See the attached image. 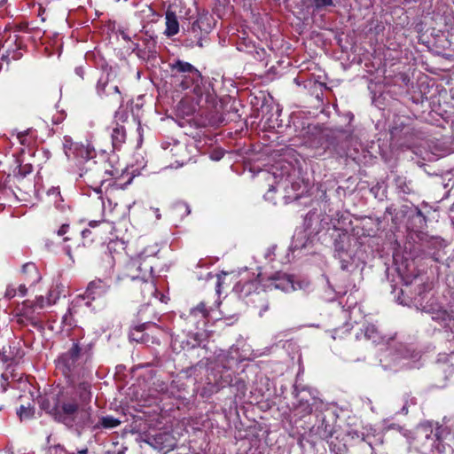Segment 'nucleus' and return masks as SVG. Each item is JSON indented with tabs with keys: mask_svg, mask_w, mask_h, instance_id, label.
Returning <instances> with one entry per match:
<instances>
[{
	"mask_svg": "<svg viewBox=\"0 0 454 454\" xmlns=\"http://www.w3.org/2000/svg\"><path fill=\"white\" fill-rule=\"evenodd\" d=\"M39 405L55 421L68 428L83 427L90 422L91 407L82 408L73 395H68V392L41 396Z\"/></svg>",
	"mask_w": 454,
	"mask_h": 454,
	"instance_id": "1",
	"label": "nucleus"
},
{
	"mask_svg": "<svg viewBox=\"0 0 454 454\" xmlns=\"http://www.w3.org/2000/svg\"><path fill=\"white\" fill-rule=\"evenodd\" d=\"M92 352L90 345L74 341L71 348L59 357V364L71 381L91 376Z\"/></svg>",
	"mask_w": 454,
	"mask_h": 454,
	"instance_id": "2",
	"label": "nucleus"
},
{
	"mask_svg": "<svg viewBox=\"0 0 454 454\" xmlns=\"http://www.w3.org/2000/svg\"><path fill=\"white\" fill-rule=\"evenodd\" d=\"M152 267H143L138 259L129 260L117 277V281H124L130 288L139 290L142 297L150 301L154 297L157 288L151 275Z\"/></svg>",
	"mask_w": 454,
	"mask_h": 454,
	"instance_id": "3",
	"label": "nucleus"
},
{
	"mask_svg": "<svg viewBox=\"0 0 454 454\" xmlns=\"http://www.w3.org/2000/svg\"><path fill=\"white\" fill-rule=\"evenodd\" d=\"M106 167V162H98L91 158L87 159L80 168V176L84 179L88 185L98 192L100 186L108 180L109 176L114 175Z\"/></svg>",
	"mask_w": 454,
	"mask_h": 454,
	"instance_id": "4",
	"label": "nucleus"
},
{
	"mask_svg": "<svg viewBox=\"0 0 454 454\" xmlns=\"http://www.w3.org/2000/svg\"><path fill=\"white\" fill-rule=\"evenodd\" d=\"M439 438L440 433H434L432 425L425 423L416 427L411 443L421 454H440L435 453L438 450Z\"/></svg>",
	"mask_w": 454,
	"mask_h": 454,
	"instance_id": "5",
	"label": "nucleus"
},
{
	"mask_svg": "<svg viewBox=\"0 0 454 454\" xmlns=\"http://www.w3.org/2000/svg\"><path fill=\"white\" fill-rule=\"evenodd\" d=\"M173 77L179 82L183 90H187L192 85L198 87L202 81L200 72L192 64L177 59L169 64Z\"/></svg>",
	"mask_w": 454,
	"mask_h": 454,
	"instance_id": "6",
	"label": "nucleus"
},
{
	"mask_svg": "<svg viewBox=\"0 0 454 454\" xmlns=\"http://www.w3.org/2000/svg\"><path fill=\"white\" fill-rule=\"evenodd\" d=\"M74 392L68 393V395H73L82 408H88L87 405L91 401L90 383L83 379V380L75 385V381L73 382Z\"/></svg>",
	"mask_w": 454,
	"mask_h": 454,
	"instance_id": "7",
	"label": "nucleus"
},
{
	"mask_svg": "<svg viewBox=\"0 0 454 454\" xmlns=\"http://www.w3.org/2000/svg\"><path fill=\"white\" fill-rule=\"evenodd\" d=\"M97 91L99 96H110L115 105L121 106L123 98L117 85L108 82L107 80L99 79L97 84Z\"/></svg>",
	"mask_w": 454,
	"mask_h": 454,
	"instance_id": "8",
	"label": "nucleus"
},
{
	"mask_svg": "<svg viewBox=\"0 0 454 454\" xmlns=\"http://www.w3.org/2000/svg\"><path fill=\"white\" fill-rule=\"evenodd\" d=\"M109 129L113 148L118 150L126 141V129L118 122L113 123Z\"/></svg>",
	"mask_w": 454,
	"mask_h": 454,
	"instance_id": "9",
	"label": "nucleus"
},
{
	"mask_svg": "<svg viewBox=\"0 0 454 454\" xmlns=\"http://www.w3.org/2000/svg\"><path fill=\"white\" fill-rule=\"evenodd\" d=\"M110 286L102 279H95L89 283L87 289H86V295L87 297H90L91 299H95L96 297H100L103 294H105Z\"/></svg>",
	"mask_w": 454,
	"mask_h": 454,
	"instance_id": "10",
	"label": "nucleus"
},
{
	"mask_svg": "<svg viewBox=\"0 0 454 454\" xmlns=\"http://www.w3.org/2000/svg\"><path fill=\"white\" fill-rule=\"evenodd\" d=\"M271 286L276 289L282 290L286 293L295 290L294 280L289 275L278 273L271 278Z\"/></svg>",
	"mask_w": 454,
	"mask_h": 454,
	"instance_id": "11",
	"label": "nucleus"
},
{
	"mask_svg": "<svg viewBox=\"0 0 454 454\" xmlns=\"http://www.w3.org/2000/svg\"><path fill=\"white\" fill-rule=\"evenodd\" d=\"M207 317L208 310L207 309L205 303L200 302L199 305L190 310L188 320L189 322L195 324L196 327L198 328L200 322H204Z\"/></svg>",
	"mask_w": 454,
	"mask_h": 454,
	"instance_id": "12",
	"label": "nucleus"
},
{
	"mask_svg": "<svg viewBox=\"0 0 454 454\" xmlns=\"http://www.w3.org/2000/svg\"><path fill=\"white\" fill-rule=\"evenodd\" d=\"M179 32V22L176 13L170 10L166 12V30L165 35L171 37Z\"/></svg>",
	"mask_w": 454,
	"mask_h": 454,
	"instance_id": "13",
	"label": "nucleus"
},
{
	"mask_svg": "<svg viewBox=\"0 0 454 454\" xmlns=\"http://www.w3.org/2000/svg\"><path fill=\"white\" fill-rule=\"evenodd\" d=\"M208 24L206 22V20L203 18L197 19L194 20L191 27L188 28V33L192 34L195 39H198V43L200 46H202V43L200 42V34L202 31L207 33Z\"/></svg>",
	"mask_w": 454,
	"mask_h": 454,
	"instance_id": "14",
	"label": "nucleus"
},
{
	"mask_svg": "<svg viewBox=\"0 0 454 454\" xmlns=\"http://www.w3.org/2000/svg\"><path fill=\"white\" fill-rule=\"evenodd\" d=\"M22 273L26 276V280L30 285H35L41 279L37 267L33 262L25 263L22 267Z\"/></svg>",
	"mask_w": 454,
	"mask_h": 454,
	"instance_id": "15",
	"label": "nucleus"
},
{
	"mask_svg": "<svg viewBox=\"0 0 454 454\" xmlns=\"http://www.w3.org/2000/svg\"><path fill=\"white\" fill-rule=\"evenodd\" d=\"M302 5L307 9L320 11L330 6H333V0H301Z\"/></svg>",
	"mask_w": 454,
	"mask_h": 454,
	"instance_id": "16",
	"label": "nucleus"
},
{
	"mask_svg": "<svg viewBox=\"0 0 454 454\" xmlns=\"http://www.w3.org/2000/svg\"><path fill=\"white\" fill-rule=\"evenodd\" d=\"M22 355L20 352V349L17 347L5 346L3 347L2 351H0V358L3 362H12L16 358L21 357Z\"/></svg>",
	"mask_w": 454,
	"mask_h": 454,
	"instance_id": "17",
	"label": "nucleus"
},
{
	"mask_svg": "<svg viewBox=\"0 0 454 454\" xmlns=\"http://www.w3.org/2000/svg\"><path fill=\"white\" fill-rule=\"evenodd\" d=\"M348 238L346 235L340 236L339 239L334 241V256H342L348 254Z\"/></svg>",
	"mask_w": 454,
	"mask_h": 454,
	"instance_id": "18",
	"label": "nucleus"
},
{
	"mask_svg": "<svg viewBox=\"0 0 454 454\" xmlns=\"http://www.w3.org/2000/svg\"><path fill=\"white\" fill-rule=\"evenodd\" d=\"M121 423L120 419H115L113 416H105L100 418L99 422L94 427L111 429L118 427Z\"/></svg>",
	"mask_w": 454,
	"mask_h": 454,
	"instance_id": "19",
	"label": "nucleus"
},
{
	"mask_svg": "<svg viewBox=\"0 0 454 454\" xmlns=\"http://www.w3.org/2000/svg\"><path fill=\"white\" fill-rule=\"evenodd\" d=\"M145 325H140L133 328L129 333V339L137 342H145L148 339V335H145L143 332Z\"/></svg>",
	"mask_w": 454,
	"mask_h": 454,
	"instance_id": "20",
	"label": "nucleus"
},
{
	"mask_svg": "<svg viewBox=\"0 0 454 454\" xmlns=\"http://www.w3.org/2000/svg\"><path fill=\"white\" fill-rule=\"evenodd\" d=\"M364 336L367 340H371L372 342H377L380 339L378 330L374 325H367L364 327Z\"/></svg>",
	"mask_w": 454,
	"mask_h": 454,
	"instance_id": "21",
	"label": "nucleus"
},
{
	"mask_svg": "<svg viewBox=\"0 0 454 454\" xmlns=\"http://www.w3.org/2000/svg\"><path fill=\"white\" fill-rule=\"evenodd\" d=\"M34 414V409L30 406L26 407L24 405H21L20 407V410L18 411V415L20 416V419H30Z\"/></svg>",
	"mask_w": 454,
	"mask_h": 454,
	"instance_id": "22",
	"label": "nucleus"
},
{
	"mask_svg": "<svg viewBox=\"0 0 454 454\" xmlns=\"http://www.w3.org/2000/svg\"><path fill=\"white\" fill-rule=\"evenodd\" d=\"M296 409H301V412L302 413V415L310 414L312 411V407L308 401L303 402L302 400H301L299 402V404L296 406Z\"/></svg>",
	"mask_w": 454,
	"mask_h": 454,
	"instance_id": "23",
	"label": "nucleus"
},
{
	"mask_svg": "<svg viewBox=\"0 0 454 454\" xmlns=\"http://www.w3.org/2000/svg\"><path fill=\"white\" fill-rule=\"evenodd\" d=\"M102 260L106 262V266L109 269H113L114 266V258L110 252H105Z\"/></svg>",
	"mask_w": 454,
	"mask_h": 454,
	"instance_id": "24",
	"label": "nucleus"
},
{
	"mask_svg": "<svg viewBox=\"0 0 454 454\" xmlns=\"http://www.w3.org/2000/svg\"><path fill=\"white\" fill-rule=\"evenodd\" d=\"M337 258L340 260L341 270H347L352 261L351 256L349 254H346L338 256Z\"/></svg>",
	"mask_w": 454,
	"mask_h": 454,
	"instance_id": "25",
	"label": "nucleus"
},
{
	"mask_svg": "<svg viewBox=\"0 0 454 454\" xmlns=\"http://www.w3.org/2000/svg\"><path fill=\"white\" fill-rule=\"evenodd\" d=\"M73 145L74 144H73L72 140L69 137H64L63 149H64L65 154L68 158L70 157V152L72 150Z\"/></svg>",
	"mask_w": 454,
	"mask_h": 454,
	"instance_id": "26",
	"label": "nucleus"
},
{
	"mask_svg": "<svg viewBox=\"0 0 454 454\" xmlns=\"http://www.w3.org/2000/svg\"><path fill=\"white\" fill-rule=\"evenodd\" d=\"M318 430L322 438L327 439L333 436V429L328 428L327 425H325L324 428L318 427Z\"/></svg>",
	"mask_w": 454,
	"mask_h": 454,
	"instance_id": "27",
	"label": "nucleus"
},
{
	"mask_svg": "<svg viewBox=\"0 0 454 454\" xmlns=\"http://www.w3.org/2000/svg\"><path fill=\"white\" fill-rule=\"evenodd\" d=\"M16 295V288L10 285L7 286V289L4 294V297L7 299H12Z\"/></svg>",
	"mask_w": 454,
	"mask_h": 454,
	"instance_id": "28",
	"label": "nucleus"
},
{
	"mask_svg": "<svg viewBox=\"0 0 454 454\" xmlns=\"http://www.w3.org/2000/svg\"><path fill=\"white\" fill-rule=\"evenodd\" d=\"M176 208L177 210H179V211H181V210H183V209H184L187 215H189V214H190V212H191V211H190V208H189V206H188V205H186V204H184V203H181V204L176 205Z\"/></svg>",
	"mask_w": 454,
	"mask_h": 454,
	"instance_id": "29",
	"label": "nucleus"
},
{
	"mask_svg": "<svg viewBox=\"0 0 454 454\" xmlns=\"http://www.w3.org/2000/svg\"><path fill=\"white\" fill-rule=\"evenodd\" d=\"M21 56H22V54L19 51V49L16 48L15 50L12 51L11 59H14V60H18L21 58Z\"/></svg>",
	"mask_w": 454,
	"mask_h": 454,
	"instance_id": "30",
	"label": "nucleus"
},
{
	"mask_svg": "<svg viewBox=\"0 0 454 454\" xmlns=\"http://www.w3.org/2000/svg\"><path fill=\"white\" fill-rule=\"evenodd\" d=\"M69 228L68 224H63L58 231L59 236H63L67 232V230Z\"/></svg>",
	"mask_w": 454,
	"mask_h": 454,
	"instance_id": "31",
	"label": "nucleus"
},
{
	"mask_svg": "<svg viewBox=\"0 0 454 454\" xmlns=\"http://www.w3.org/2000/svg\"><path fill=\"white\" fill-rule=\"evenodd\" d=\"M416 215L420 218L421 223H426L427 218L420 209H417Z\"/></svg>",
	"mask_w": 454,
	"mask_h": 454,
	"instance_id": "32",
	"label": "nucleus"
},
{
	"mask_svg": "<svg viewBox=\"0 0 454 454\" xmlns=\"http://www.w3.org/2000/svg\"><path fill=\"white\" fill-rule=\"evenodd\" d=\"M49 194L54 195V196H59V195H60V192H59V188L53 187L49 191Z\"/></svg>",
	"mask_w": 454,
	"mask_h": 454,
	"instance_id": "33",
	"label": "nucleus"
},
{
	"mask_svg": "<svg viewBox=\"0 0 454 454\" xmlns=\"http://www.w3.org/2000/svg\"><path fill=\"white\" fill-rule=\"evenodd\" d=\"M19 292L22 296H25L27 294V287L25 285H20L19 286Z\"/></svg>",
	"mask_w": 454,
	"mask_h": 454,
	"instance_id": "34",
	"label": "nucleus"
},
{
	"mask_svg": "<svg viewBox=\"0 0 454 454\" xmlns=\"http://www.w3.org/2000/svg\"><path fill=\"white\" fill-rule=\"evenodd\" d=\"M26 133H20L18 135V138L20 139V144L25 145L26 144V138H25Z\"/></svg>",
	"mask_w": 454,
	"mask_h": 454,
	"instance_id": "35",
	"label": "nucleus"
},
{
	"mask_svg": "<svg viewBox=\"0 0 454 454\" xmlns=\"http://www.w3.org/2000/svg\"><path fill=\"white\" fill-rule=\"evenodd\" d=\"M20 171H22V175L25 176L27 173H30L32 171V167L31 166H28L27 168V167H24V170H22L20 168Z\"/></svg>",
	"mask_w": 454,
	"mask_h": 454,
	"instance_id": "36",
	"label": "nucleus"
},
{
	"mask_svg": "<svg viewBox=\"0 0 454 454\" xmlns=\"http://www.w3.org/2000/svg\"><path fill=\"white\" fill-rule=\"evenodd\" d=\"M91 233V231L89 229H85L82 231V236L83 239H86L89 237V235Z\"/></svg>",
	"mask_w": 454,
	"mask_h": 454,
	"instance_id": "37",
	"label": "nucleus"
},
{
	"mask_svg": "<svg viewBox=\"0 0 454 454\" xmlns=\"http://www.w3.org/2000/svg\"><path fill=\"white\" fill-rule=\"evenodd\" d=\"M11 52L8 51L6 54H3L1 57L2 60L9 61Z\"/></svg>",
	"mask_w": 454,
	"mask_h": 454,
	"instance_id": "38",
	"label": "nucleus"
},
{
	"mask_svg": "<svg viewBox=\"0 0 454 454\" xmlns=\"http://www.w3.org/2000/svg\"><path fill=\"white\" fill-rule=\"evenodd\" d=\"M51 296H52V291L50 292V297L48 298V304H51V303H54L56 301V299H57V296L51 301Z\"/></svg>",
	"mask_w": 454,
	"mask_h": 454,
	"instance_id": "39",
	"label": "nucleus"
},
{
	"mask_svg": "<svg viewBox=\"0 0 454 454\" xmlns=\"http://www.w3.org/2000/svg\"><path fill=\"white\" fill-rule=\"evenodd\" d=\"M268 309H269V303L267 302V303L263 306L262 310V311H260V316H262V312H265V311H267Z\"/></svg>",
	"mask_w": 454,
	"mask_h": 454,
	"instance_id": "40",
	"label": "nucleus"
},
{
	"mask_svg": "<svg viewBox=\"0 0 454 454\" xmlns=\"http://www.w3.org/2000/svg\"><path fill=\"white\" fill-rule=\"evenodd\" d=\"M78 454H88V449L84 448L82 450H78Z\"/></svg>",
	"mask_w": 454,
	"mask_h": 454,
	"instance_id": "41",
	"label": "nucleus"
},
{
	"mask_svg": "<svg viewBox=\"0 0 454 454\" xmlns=\"http://www.w3.org/2000/svg\"><path fill=\"white\" fill-rule=\"evenodd\" d=\"M98 222L91 221V222H90L89 225H90V227H95V226H97V225H98Z\"/></svg>",
	"mask_w": 454,
	"mask_h": 454,
	"instance_id": "42",
	"label": "nucleus"
},
{
	"mask_svg": "<svg viewBox=\"0 0 454 454\" xmlns=\"http://www.w3.org/2000/svg\"><path fill=\"white\" fill-rule=\"evenodd\" d=\"M362 440L366 442L370 446H372V442L364 437V434H362Z\"/></svg>",
	"mask_w": 454,
	"mask_h": 454,
	"instance_id": "43",
	"label": "nucleus"
},
{
	"mask_svg": "<svg viewBox=\"0 0 454 454\" xmlns=\"http://www.w3.org/2000/svg\"><path fill=\"white\" fill-rule=\"evenodd\" d=\"M122 38H123L124 40H127V41H129V40H130L129 36H128L127 35H124V34H122Z\"/></svg>",
	"mask_w": 454,
	"mask_h": 454,
	"instance_id": "44",
	"label": "nucleus"
},
{
	"mask_svg": "<svg viewBox=\"0 0 454 454\" xmlns=\"http://www.w3.org/2000/svg\"><path fill=\"white\" fill-rule=\"evenodd\" d=\"M274 189H275V188H274V186H271V187L269 189L268 193H270V192L274 191Z\"/></svg>",
	"mask_w": 454,
	"mask_h": 454,
	"instance_id": "45",
	"label": "nucleus"
},
{
	"mask_svg": "<svg viewBox=\"0 0 454 454\" xmlns=\"http://www.w3.org/2000/svg\"><path fill=\"white\" fill-rule=\"evenodd\" d=\"M67 254H68V256L71 258V254H70V252H69V251H67Z\"/></svg>",
	"mask_w": 454,
	"mask_h": 454,
	"instance_id": "46",
	"label": "nucleus"
},
{
	"mask_svg": "<svg viewBox=\"0 0 454 454\" xmlns=\"http://www.w3.org/2000/svg\"><path fill=\"white\" fill-rule=\"evenodd\" d=\"M3 192V189H2V188H0V192Z\"/></svg>",
	"mask_w": 454,
	"mask_h": 454,
	"instance_id": "47",
	"label": "nucleus"
}]
</instances>
